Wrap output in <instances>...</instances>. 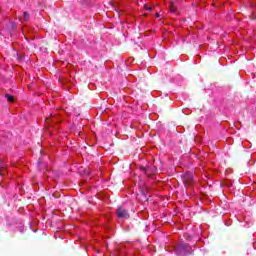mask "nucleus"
Wrapping results in <instances>:
<instances>
[{"label":"nucleus","instance_id":"1","mask_svg":"<svg viewBox=\"0 0 256 256\" xmlns=\"http://www.w3.org/2000/svg\"><path fill=\"white\" fill-rule=\"evenodd\" d=\"M116 215L119 219H129L130 215H129V211H127L125 208L123 207H118L117 211H116Z\"/></svg>","mask_w":256,"mask_h":256},{"label":"nucleus","instance_id":"2","mask_svg":"<svg viewBox=\"0 0 256 256\" xmlns=\"http://www.w3.org/2000/svg\"><path fill=\"white\" fill-rule=\"evenodd\" d=\"M184 185H192L193 184V174L192 173H186L182 176Z\"/></svg>","mask_w":256,"mask_h":256},{"label":"nucleus","instance_id":"3","mask_svg":"<svg viewBox=\"0 0 256 256\" xmlns=\"http://www.w3.org/2000/svg\"><path fill=\"white\" fill-rule=\"evenodd\" d=\"M169 9H170V13H177V6L175 5V3L170 2Z\"/></svg>","mask_w":256,"mask_h":256},{"label":"nucleus","instance_id":"4","mask_svg":"<svg viewBox=\"0 0 256 256\" xmlns=\"http://www.w3.org/2000/svg\"><path fill=\"white\" fill-rule=\"evenodd\" d=\"M5 97L8 101V103H13L15 101V98L11 94H6Z\"/></svg>","mask_w":256,"mask_h":256},{"label":"nucleus","instance_id":"5","mask_svg":"<svg viewBox=\"0 0 256 256\" xmlns=\"http://www.w3.org/2000/svg\"><path fill=\"white\" fill-rule=\"evenodd\" d=\"M179 249H181V251H189L188 249H189V245H187V244H181L180 246H179Z\"/></svg>","mask_w":256,"mask_h":256},{"label":"nucleus","instance_id":"6","mask_svg":"<svg viewBox=\"0 0 256 256\" xmlns=\"http://www.w3.org/2000/svg\"><path fill=\"white\" fill-rule=\"evenodd\" d=\"M23 19L25 21H28L29 20V14L27 12H23Z\"/></svg>","mask_w":256,"mask_h":256},{"label":"nucleus","instance_id":"7","mask_svg":"<svg viewBox=\"0 0 256 256\" xmlns=\"http://www.w3.org/2000/svg\"><path fill=\"white\" fill-rule=\"evenodd\" d=\"M140 169H141V171H142L143 173H148V172H149V168L141 167Z\"/></svg>","mask_w":256,"mask_h":256},{"label":"nucleus","instance_id":"8","mask_svg":"<svg viewBox=\"0 0 256 256\" xmlns=\"http://www.w3.org/2000/svg\"><path fill=\"white\" fill-rule=\"evenodd\" d=\"M144 9L146 11H153V8H151V7L147 6V5L144 6Z\"/></svg>","mask_w":256,"mask_h":256},{"label":"nucleus","instance_id":"9","mask_svg":"<svg viewBox=\"0 0 256 256\" xmlns=\"http://www.w3.org/2000/svg\"><path fill=\"white\" fill-rule=\"evenodd\" d=\"M0 169H5V165L3 164V160H0Z\"/></svg>","mask_w":256,"mask_h":256},{"label":"nucleus","instance_id":"10","mask_svg":"<svg viewBox=\"0 0 256 256\" xmlns=\"http://www.w3.org/2000/svg\"><path fill=\"white\" fill-rule=\"evenodd\" d=\"M152 171H157V165L153 167Z\"/></svg>","mask_w":256,"mask_h":256},{"label":"nucleus","instance_id":"11","mask_svg":"<svg viewBox=\"0 0 256 256\" xmlns=\"http://www.w3.org/2000/svg\"><path fill=\"white\" fill-rule=\"evenodd\" d=\"M3 171H5V169H0V175H3Z\"/></svg>","mask_w":256,"mask_h":256},{"label":"nucleus","instance_id":"12","mask_svg":"<svg viewBox=\"0 0 256 256\" xmlns=\"http://www.w3.org/2000/svg\"><path fill=\"white\" fill-rule=\"evenodd\" d=\"M141 196L146 198V196H145V193H144V192H142Z\"/></svg>","mask_w":256,"mask_h":256},{"label":"nucleus","instance_id":"13","mask_svg":"<svg viewBox=\"0 0 256 256\" xmlns=\"http://www.w3.org/2000/svg\"><path fill=\"white\" fill-rule=\"evenodd\" d=\"M255 19H256V17H255V16H254V17H252V20H253V21H255Z\"/></svg>","mask_w":256,"mask_h":256},{"label":"nucleus","instance_id":"14","mask_svg":"<svg viewBox=\"0 0 256 256\" xmlns=\"http://www.w3.org/2000/svg\"><path fill=\"white\" fill-rule=\"evenodd\" d=\"M156 17H159V13H156Z\"/></svg>","mask_w":256,"mask_h":256}]
</instances>
